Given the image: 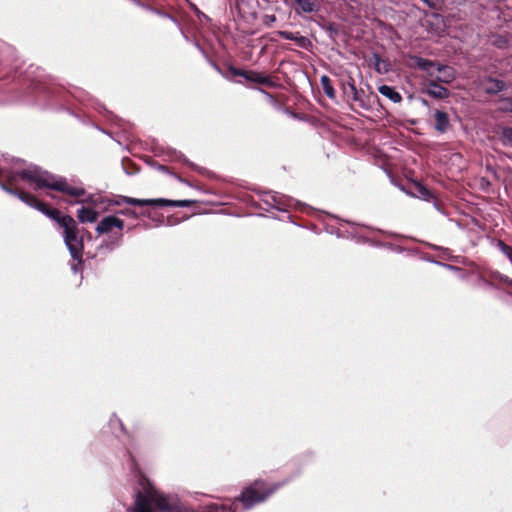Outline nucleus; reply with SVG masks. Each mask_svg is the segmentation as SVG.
Returning a JSON list of instances; mask_svg holds the SVG:
<instances>
[{
	"instance_id": "obj_8",
	"label": "nucleus",
	"mask_w": 512,
	"mask_h": 512,
	"mask_svg": "<svg viewBox=\"0 0 512 512\" xmlns=\"http://www.w3.org/2000/svg\"><path fill=\"white\" fill-rule=\"evenodd\" d=\"M483 281L494 288H501L502 285L512 288V279L499 272L489 273L487 276L483 277Z\"/></svg>"
},
{
	"instance_id": "obj_24",
	"label": "nucleus",
	"mask_w": 512,
	"mask_h": 512,
	"mask_svg": "<svg viewBox=\"0 0 512 512\" xmlns=\"http://www.w3.org/2000/svg\"><path fill=\"white\" fill-rule=\"evenodd\" d=\"M428 7L435 9V10H441L443 7V0H422Z\"/></svg>"
},
{
	"instance_id": "obj_9",
	"label": "nucleus",
	"mask_w": 512,
	"mask_h": 512,
	"mask_svg": "<svg viewBox=\"0 0 512 512\" xmlns=\"http://www.w3.org/2000/svg\"><path fill=\"white\" fill-rule=\"evenodd\" d=\"M426 93L435 99H446L450 95V91L447 88L433 80L428 82Z\"/></svg>"
},
{
	"instance_id": "obj_16",
	"label": "nucleus",
	"mask_w": 512,
	"mask_h": 512,
	"mask_svg": "<svg viewBox=\"0 0 512 512\" xmlns=\"http://www.w3.org/2000/svg\"><path fill=\"white\" fill-rule=\"evenodd\" d=\"M320 84L325 95L330 99H335L336 91L333 88L331 79L327 75L321 76Z\"/></svg>"
},
{
	"instance_id": "obj_29",
	"label": "nucleus",
	"mask_w": 512,
	"mask_h": 512,
	"mask_svg": "<svg viewBox=\"0 0 512 512\" xmlns=\"http://www.w3.org/2000/svg\"><path fill=\"white\" fill-rule=\"evenodd\" d=\"M504 103H505V106L503 107V109L505 111H510L512 112V98H506L504 99Z\"/></svg>"
},
{
	"instance_id": "obj_4",
	"label": "nucleus",
	"mask_w": 512,
	"mask_h": 512,
	"mask_svg": "<svg viewBox=\"0 0 512 512\" xmlns=\"http://www.w3.org/2000/svg\"><path fill=\"white\" fill-rule=\"evenodd\" d=\"M282 485L283 483H271L261 478L255 479L242 489L239 496L234 498L230 512H238L240 505L243 510H250L254 506L264 503Z\"/></svg>"
},
{
	"instance_id": "obj_28",
	"label": "nucleus",
	"mask_w": 512,
	"mask_h": 512,
	"mask_svg": "<svg viewBox=\"0 0 512 512\" xmlns=\"http://www.w3.org/2000/svg\"><path fill=\"white\" fill-rule=\"evenodd\" d=\"M326 30L331 33V34H337L338 33V28H337V25L335 23H329L328 26L326 27Z\"/></svg>"
},
{
	"instance_id": "obj_5",
	"label": "nucleus",
	"mask_w": 512,
	"mask_h": 512,
	"mask_svg": "<svg viewBox=\"0 0 512 512\" xmlns=\"http://www.w3.org/2000/svg\"><path fill=\"white\" fill-rule=\"evenodd\" d=\"M198 201L196 200H168L163 198L158 199H137L127 196H120L119 200L115 201L116 205H121L123 203L130 204L134 206H153V207H191L195 205Z\"/></svg>"
},
{
	"instance_id": "obj_7",
	"label": "nucleus",
	"mask_w": 512,
	"mask_h": 512,
	"mask_svg": "<svg viewBox=\"0 0 512 512\" xmlns=\"http://www.w3.org/2000/svg\"><path fill=\"white\" fill-rule=\"evenodd\" d=\"M117 229L119 231V237H122V230L124 228V221L116 216L110 215L104 217L96 227V232L101 234H106L112 232L113 229Z\"/></svg>"
},
{
	"instance_id": "obj_32",
	"label": "nucleus",
	"mask_w": 512,
	"mask_h": 512,
	"mask_svg": "<svg viewBox=\"0 0 512 512\" xmlns=\"http://www.w3.org/2000/svg\"><path fill=\"white\" fill-rule=\"evenodd\" d=\"M159 169H161V170H166V169H167V167H165V166H163V165H159Z\"/></svg>"
},
{
	"instance_id": "obj_6",
	"label": "nucleus",
	"mask_w": 512,
	"mask_h": 512,
	"mask_svg": "<svg viewBox=\"0 0 512 512\" xmlns=\"http://www.w3.org/2000/svg\"><path fill=\"white\" fill-rule=\"evenodd\" d=\"M343 93L352 101L356 102L362 109H369V97L365 94L364 90L357 89L354 79L349 76L348 81L343 83Z\"/></svg>"
},
{
	"instance_id": "obj_11",
	"label": "nucleus",
	"mask_w": 512,
	"mask_h": 512,
	"mask_svg": "<svg viewBox=\"0 0 512 512\" xmlns=\"http://www.w3.org/2000/svg\"><path fill=\"white\" fill-rule=\"evenodd\" d=\"M435 118V130L439 133H445L449 126H450V120L449 116L446 112L441 110H436L434 113Z\"/></svg>"
},
{
	"instance_id": "obj_20",
	"label": "nucleus",
	"mask_w": 512,
	"mask_h": 512,
	"mask_svg": "<svg viewBox=\"0 0 512 512\" xmlns=\"http://www.w3.org/2000/svg\"><path fill=\"white\" fill-rule=\"evenodd\" d=\"M496 247L512 262V246L506 244L503 240H498Z\"/></svg>"
},
{
	"instance_id": "obj_10",
	"label": "nucleus",
	"mask_w": 512,
	"mask_h": 512,
	"mask_svg": "<svg viewBox=\"0 0 512 512\" xmlns=\"http://www.w3.org/2000/svg\"><path fill=\"white\" fill-rule=\"evenodd\" d=\"M505 87L506 84L504 81L492 77L486 78L483 82L484 91L489 95H496L503 91Z\"/></svg>"
},
{
	"instance_id": "obj_15",
	"label": "nucleus",
	"mask_w": 512,
	"mask_h": 512,
	"mask_svg": "<svg viewBox=\"0 0 512 512\" xmlns=\"http://www.w3.org/2000/svg\"><path fill=\"white\" fill-rule=\"evenodd\" d=\"M374 68L379 73H388L391 70V63L388 60H384L377 53L373 54Z\"/></svg>"
},
{
	"instance_id": "obj_14",
	"label": "nucleus",
	"mask_w": 512,
	"mask_h": 512,
	"mask_svg": "<svg viewBox=\"0 0 512 512\" xmlns=\"http://www.w3.org/2000/svg\"><path fill=\"white\" fill-rule=\"evenodd\" d=\"M378 91L394 103H400L402 101V96L399 92L395 90L394 87L388 85H381L378 88Z\"/></svg>"
},
{
	"instance_id": "obj_31",
	"label": "nucleus",
	"mask_w": 512,
	"mask_h": 512,
	"mask_svg": "<svg viewBox=\"0 0 512 512\" xmlns=\"http://www.w3.org/2000/svg\"><path fill=\"white\" fill-rule=\"evenodd\" d=\"M122 214L130 215V214H134V212H133V211H131V210H129V209H127V210H125V211H122Z\"/></svg>"
},
{
	"instance_id": "obj_2",
	"label": "nucleus",
	"mask_w": 512,
	"mask_h": 512,
	"mask_svg": "<svg viewBox=\"0 0 512 512\" xmlns=\"http://www.w3.org/2000/svg\"><path fill=\"white\" fill-rule=\"evenodd\" d=\"M32 208L55 221L63 230L64 242L73 259V263L71 264L72 269L77 271V267L83 263L84 242L83 237L80 236V231L75 219L70 215H62L58 209L49 206L39 199Z\"/></svg>"
},
{
	"instance_id": "obj_19",
	"label": "nucleus",
	"mask_w": 512,
	"mask_h": 512,
	"mask_svg": "<svg viewBox=\"0 0 512 512\" xmlns=\"http://www.w3.org/2000/svg\"><path fill=\"white\" fill-rule=\"evenodd\" d=\"M258 84L264 85V86L269 87V88H276V87L279 86V84L276 82L274 77L267 76V75H264L262 73L260 75L259 83Z\"/></svg>"
},
{
	"instance_id": "obj_30",
	"label": "nucleus",
	"mask_w": 512,
	"mask_h": 512,
	"mask_svg": "<svg viewBox=\"0 0 512 512\" xmlns=\"http://www.w3.org/2000/svg\"><path fill=\"white\" fill-rule=\"evenodd\" d=\"M245 0H236L235 6L239 10V13H241V4L244 3Z\"/></svg>"
},
{
	"instance_id": "obj_25",
	"label": "nucleus",
	"mask_w": 512,
	"mask_h": 512,
	"mask_svg": "<svg viewBox=\"0 0 512 512\" xmlns=\"http://www.w3.org/2000/svg\"><path fill=\"white\" fill-rule=\"evenodd\" d=\"M262 22L265 26L271 27L273 23L276 22V16L274 14L264 15L262 18Z\"/></svg>"
},
{
	"instance_id": "obj_33",
	"label": "nucleus",
	"mask_w": 512,
	"mask_h": 512,
	"mask_svg": "<svg viewBox=\"0 0 512 512\" xmlns=\"http://www.w3.org/2000/svg\"><path fill=\"white\" fill-rule=\"evenodd\" d=\"M47 196L51 197L52 199H55V196L51 193H47Z\"/></svg>"
},
{
	"instance_id": "obj_13",
	"label": "nucleus",
	"mask_w": 512,
	"mask_h": 512,
	"mask_svg": "<svg viewBox=\"0 0 512 512\" xmlns=\"http://www.w3.org/2000/svg\"><path fill=\"white\" fill-rule=\"evenodd\" d=\"M229 70L233 76H241V77H244L249 82L256 83V84L259 83V78L261 75L260 72L235 68L233 66H230Z\"/></svg>"
},
{
	"instance_id": "obj_1",
	"label": "nucleus",
	"mask_w": 512,
	"mask_h": 512,
	"mask_svg": "<svg viewBox=\"0 0 512 512\" xmlns=\"http://www.w3.org/2000/svg\"><path fill=\"white\" fill-rule=\"evenodd\" d=\"M19 179L34 185V190L47 188L64 194L66 198L63 200L69 205L96 204L94 196L88 194L83 187L73 186L68 183L66 178L57 177L39 168L23 169L20 171L0 170L1 189L10 195L16 196L30 207H33L38 198L17 187Z\"/></svg>"
},
{
	"instance_id": "obj_23",
	"label": "nucleus",
	"mask_w": 512,
	"mask_h": 512,
	"mask_svg": "<svg viewBox=\"0 0 512 512\" xmlns=\"http://www.w3.org/2000/svg\"><path fill=\"white\" fill-rule=\"evenodd\" d=\"M502 142L504 144L512 143V127H505L502 131Z\"/></svg>"
},
{
	"instance_id": "obj_27",
	"label": "nucleus",
	"mask_w": 512,
	"mask_h": 512,
	"mask_svg": "<svg viewBox=\"0 0 512 512\" xmlns=\"http://www.w3.org/2000/svg\"><path fill=\"white\" fill-rule=\"evenodd\" d=\"M278 35L282 39L294 41L296 39L297 33H292L290 31H278Z\"/></svg>"
},
{
	"instance_id": "obj_26",
	"label": "nucleus",
	"mask_w": 512,
	"mask_h": 512,
	"mask_svg": "<svg viewBox=\"0 0 512 512\" xmlns=\"http://www.w3.org/2000/svg\"><path fill=\"white\" fill-rule=\"evenodd\" d=\"M417 191L423 196L424 199H429L432 196V193L429 189L421 184H417Z\"/></svg>"
},
{
	"instance_id": "obj_22",
	"label": "nucleus",
	"mask_w": 512,
	"mask_h": 512,
	"mask_svg": "<svg viewBox=\"0 0 512 512\" xmlns=\"http://www.w3.org/2000/svg\"><path fill=\"white\" fill-rule=\"evenodd\" d=\"M438 71L444 72L445 77L441 78L438 77L437 81H444V82H450L453 79V74L451 73L452 69L449 67H438Z\"/></svg>"
},
{
	"instance_id": "obj_18",
	"label": "nucleus",
	"mask_w": 512,
	"mask_h": 512,
	"mask_svg": "<svg viewBox=\"0 0 512 512\" xmlns=\"http://www.w3.org/2000/svg\"><path fill=\"white\" fill-rule=\"evenodd\" d=\"M412 59L415 63V66L423 71H429V69L435 65L433 61L419 56H414Z\"/></svg>"
},
{
	"instance_id": "obj_21",
	"label": "nucleus",
	"mask_w": 512,
	"mask_h": 512,
	"mask_svg": "<svg viewBox=\"0 0 512 512\" xmlns=\"http://www.w3.org/2000/svg\"><path fill=\"white\" fill-rule=\"evenodd\" d=\"M294 42L298 47L303 49H308L311 46V41L307 37L300 35L298 32Z\"/></svg>"
},
{
	"instance_id": "obj_3",
	"label": "nucleus",
	"mask_w": 512,
	"mask_h": 512,
	"mask_svg": "<svg viewBox=\"0 0 512 512\" xmlns=\"http://www.w3.org/2000/svg\"><path fill=\"white\" fill-rule=\"evenodd\" d=\"M131 460V469L137 474L138 485L141 489L135 492L134 504L128 509V512H153L151 503L161 512H176V507L169 502L168 498L157 491L152 482L141 471L135 457L129 452Z\"/></svg>"
},
{
	"instance_id": "obj_34",
	"label": "nucleus",
	"mask_w": 512,
	"mask_h": 512,
	"mask_svg": "<svg viewBox=\"0 0 512 512\" xmlns=\"http://www.w3.org/2000/svg\"><path fill=\"white\" fill-rule=\"evenodd\" d=\"M253 18L255 19L257 17V14L256 13H253Z\"/></svg>"
},
{
	"instance_id": "obj_17",
	"label": "nucleus",
	"mask_w": 512,
	"mask_h": 512,
	"mask_svg": "<svg viewBox=\"0 0 512 512\" xmlns=\"http://www.w3.org/2000/svg\"><path fill=\"white\" fill-rule=\"evenodd\" d=\"M298 8L304 13H311L316 10L315 0H295Z\"/></svg>"
},
{
	"instance_id": "obj_12",
	"label": "nucleus",
	"mask_w": 512,
	"mask_h": 512,
	"mask_svg": "<svg viewBox=\"0 0 512 512\" xmlns=\"http://www.w3.org/2000/svg\"><path fill=\"white\" fill-rule=\"evenodd\" d=\"M98 216L99 213L91 207H81L77 210V218L81 223H94Z\"/></svg>"
}]
</instances>
